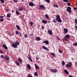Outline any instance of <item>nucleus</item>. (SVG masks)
I'll return each mask as SVG.
<instances>
[{
  "mask_svg": "<svg viewBox=\"0 0 77 77\" xmlns=\"http://www.w3.org/2000/svg\"><path fill=\"white\" fill-rule=\"evenodd\" d=\"M69 77H73V76H72L70 75L69 76Z\"/></svg>",
  "mask_w": 77,
  "mask_h": 77,
  "instance_id": "59",
  "label": "nucleus"
},
{
  "mask_svg": "<svg viewBox=\"0 0 77 77\" xmlns=\"http://www.w3.org/2000/svg\"><path fill=\"white\" fill-rule=\"evenodd\" d=\"M48 33L49 34V35H52V34H53L52 31L50 30H48Z\"/></svg>",
  "mask_w": 77,
  "mask_h": 77,
  "instance_id": "7",
  "label": "nucleus"
},
{
  "mask_svg": "<svg viewBox=\"0 0 77 77\" xmlns=\"http://www.w3.org/2000/svg\"><path fill=\"white\" fill-rule=\"evenodd\" d=\"M64 72L66 74H69V72H68V71L66 69L64 70Z\"/></svg>",
  "mask_w": 77,
  "mask_h": 77,
  "instance_id": "16",
  "label": "nucleus"
},
{
  "mask_svg": "<svg viewBox=\"0 0 77 77\" xmlns=\"http://www.w3.org/2000/svg\"><path fill=\"white\" fill-rule=\"evenodd\" d=\"M0 1L3 4L5 3V1L3 0H0Z\"/></svg>",
  "mask_w": 77,
  "mask_h": 77,
  "instance_id": "37",
  "label": "nucleus"
},
{
  "mask_svg": "<svg viewBox=\"0 0 77 77\" xmlns=\"http://www.w3.org/2000/svg\"><path fill=\"white\" fill-rule=\"evenodd\" d=\"M30 36H33V33H32L31 34H30Z\"/></svg>",
  "mask_w": 77,
  "mask_h": 77,
  "instance_id": "53",
  "label": "nucleus"
},
{
  "mask_svg": "<svg viewBox=\"0 0 77 77\" xmlns=\"http://www.w3.org/2000/svg\"><path fill=\"white\" fill-rule=\"evenodd\" d=\"M75 28L76 29V30H77V26H75Z\"/></svg>",
  "mask_w": 77,
  "mask_h": 77,
  "instance_id": "58",
  "label": "nucleus"
},
{
  "mask_svg": "<svg viewBox=\"0 0 77 77\" xmlns=\"http://www.w3.org/2000/svg\"><path fill=\"white\" fill-rule=\"evenodd\" d=\"M33 54H35V53H33Z\"/></svg>",
  "mask_w": 77,
  "mask_h": 77,
  "instance_id": "64",
  "label": "nucleus"
},
{
  "mask_svg": "<svg viewBox=\"0 0 77 77\" xmlns=\"http://www.w3.org/2000/svg\"><path fill=\"white\" fill-rule=\"evenodd\" d=\"M15 63L16 65H17V66H19L20 65V63H18V62L17 61H15Z\"/></svg>",
  "mask_w": 77,
  "mask_h": 77,
  "instance_id": "24",
  "label": "nucleus"
},
{
  "mask_svg": "<svg viewBox=\"0 0 77 77\" xmlns=\"http://www.w3.org/2000/svg\"><path fill=\"white\" fill-rule=\"evenodd\" d=\"M42 29H44V26H42Z\"/></svg>",
  "mask_w": 77,
  "mask_h": 77,
  "instance_id": "54",
  "label": "nucleus"
},
{
  "mask_svg": "<svg viewBox=\"0 0 77 77\" xmlns=\"http://www.w3.org/2000/svg\"><path fill=\"white\" fill-rule=\"evenodd\" d=\"M40 8H41L42 9L44 10V9H45V6H44L42 5H40Z\"/></svg>",
  "mask_w": 77,
  "mask_h": 77,
  "instance_id": "12",
  "label": "nucleus"
},
{
  "mask_svg": "<svg viewBox=\"0 0 77 77\" xmlns=\"http://www.w3.org/2000/svg\"><path fill=\"white\" fill-rule=\"evenodd\" d=\"M42 48H43V49H44V50H45L46 51H48L49 49L48 48L45 47V46H42Z\"/></svg>",
  "mask_w": 77,
  "mask_h": 77,
  "instance_id": "8",
  "label": "nucleus"
},
{
  "mask_svg": "<svg viewBox=\"0 0 77 77\" xmlns=\"http://www.w3.org/2000/svg\"><path fill=\"white\" fill-rule=\"evenodd\" d=\"M73 46L74 47H77V42L75 43L72 44Z\"/></svg>",
  "mask_w": 77,
  "mask_h": 77,
  "instance_id": "20",
  "label": "nucleus"
},
{
  "mask_svg": "<svg viewBox=\"0 0 77 77\" xmlns=\"http://www.w3.org/2000/svg\"><path fill=\"white\" fill-rule=\"evenodd\" d=\"M42 23H43V24H47V21L45 20H42Z\"/></svg>",
  "mask_w": 77,
  "mask_h": 77,
  "instance_id": "10",
  "label": "nucleus"
},
{
  "mask_svg": "<svg viewBox=\"0 0 77 77\" xmlns=\"http://www.w3.org/2000/svg\"><path fill=\"white\" fill-rule=\"evenodd\" d=\"M36 60H39V58H38V57H36Z\"/></svg>",
  "mask_w": 77,
  "mask_h": 77,
  "instance_id": "56",
  "label": "nucleus"
},
{
  "mask_svg": "<svg viewBox=\"0 0 77 77\" xmlns=\"http://www.w3.org/2000/svg\"><path fill=\"white\" fill-rule=\"evenodd\" d=\"M0 53L3 54V52L1 50H0Z\"/></svg>",
  "mask_w": 77,
  "mask_h": 77,
  "instance_id": "51",
  "label": "nucleus"
},
{
  "mask_svg": "<svg viewBox=\"0 0 77 77\" xmlns=\"http://www.w3.org/2000/svg\"><path fill=\"white\" fill-rule=\"evenodd\" d=\"M12 12H14V10H12Z\"/></svg>",
  "mask_w": 77,
  "mask_h": 77,
  "instance_id": "61",
  "label": "nucleus"
},
{
  "mask_svg": "<svg viewBox=\"0 0 77 77\" xmlns=\"http://www.w3.org/2000/svg\"><path fill=\"white\" fill-rule=\"evenodd\" d=\"M36 41H40V40H41L40 39H36Z\"/></svg>",
  "mask_w": 77,
  "mask_h": 77,
  "instance_id": "49",
  "label": "nucleus"
},
{
  "mask_svg": "<svg viewBox=\"0 0 77 77\" xmlns=\"http://www.w3.org/2000/svg\"><path fill=\"white\" fill-rule=\"evenodd\" d=\"M16 27L19 30H20V26H19L18 25H16Z\"/></svg>",
  "mask_w": 77,
  "mask_h": 77,
  "instance_id": "25",
  "label": "nucleus"
},
{
  "mask_svg": "<svg viewBox=\"0 0 77 77\" xmlns=\"http://www.w3.org/2000/svg\"><path fill=\"white\" fill-rule=\"evenodd\" d=\"M5 59H6V60H9V57L7 55H6L5 56Z\"/></svg>",
  "mask_w": 77,
  "mask_h": 77,
  "instance_id": "13",
  "label": "nucleus"
},
{
  "mask_svg": "<svg viewBox=\"0 0 77 77\" xmlns=\"http://www.w3.org/2000/svg\"><path fill=\"white\" fill-rule=\"evenodd\" d=\"M45 17L48 19V20H49V17H48V15L47 14H46L45 15Z\"/></svg>",
  "mask_w": 77,
  "mask_h": 77,
  "instance_id": "31",
  "label": "nucleus"
},
{
  "mask_svg": "<svg viewBox=\"0 0 77 77\" xmlns=\"http://www.w3.org/2000/svg\"><path fill=\"white\" fill-rule=\"evenodd\" d=\"M27 68L28 69H31V66H30V65L28 64L27 65Z\"/></svg>",
  "mask_w": 77,
  "mask_h": 77,
  "instance_id": "14",
  "label": "nucleus"
},
{
  "mask_svg": "<svg viewBox=\"0 0 77 77\" xmlns=\"http://www.w3.org/2000/svg\"><path fill=\"white\" fill-rule=\"evenodd\" d=\"M65 37L66 38H69V37H70V35L69 34H67L66 35Z\"/></svg>",
  "mask_w": 77,
  "mask_h": 77,
  "instance_id": "22",
  "label": "nucleus"
},
{
  "mask_svg": "<svg viewBox=\"0 0 77 77\" xmlns=\"http://www.w3.org/2000/svg\"><path fill=\"white\" fill-rule=\"evenodd\" d=\"M56 20L57 21L58 23H62V20H61V19H60V16L59 15H57V17L56 18Z\"/></svg>",
  "mask_w": 77,
  "mask_h": 77,
  "instance_id": "1",
  "label": "nucleus"
},
{
  "mask_svg": "<svg viewBox=\"0 0 77 77\" xmlns=\"http://www.w3.org/2000/svg\"><path fill=\"white\" fill-rule=\"evenodd\" d=\"M35 65L36 69H39V66H38V65L36 64H35Z\"/></svg>",
  "mask_w": 77,
  "mask_h": 77,
  "instance_id": "15",
  "label": "nucleus"
},
{
  "mask_svg": "<svg viewBox=\"0 0 77 77\" xmlns=\"http://www.w3.org/2000/svg\"><path fill=\"white\" fill-rule=\"evenodd\" d=\"M66 11H67L69 14L72 13V11L71 10V8L70 7H67Z\"/></svg>",
  "mask_w": 77,
  "mask_h": 77,
  "instance_id": "2",
  "label": "nucleus"
},
{
  "mask_svg": "<svg viewBox=\"0 0 77 77\" xmlns=\"http://www.w3.org/2000/svg\"><path fill=\"white\" fill-rule=\"evenodd\" d=\"M59 51L60 53H62V52H63V51L61 50H59Z\"/></svg>",
  "mask_w": 77,
  "mask_h": 77,
  "instance_id": "41",
  "label": "nucleus"
},
{
  "mask_svg": "<svg viewBox=\"0 0 77 77\" xmlns=\"http://www.w3.org/2000/svg\"><path fill=\"white\" fill-rule=\"evenodd\" d=\"M11 15L10 14H8L7 15V18H10V17H11Z\"/></svg>",
  "mask_w": 77,
  "mask_h": 77,
  "instance_id": "21",
  "label": "nucleus"
},
{
  "mask_svg": "<svg viewBox=\"0 0 77 77\" xmlns=\"http://www.w3.org/2000/svg\"><path fill=\"white\" fill-rule=\"evenodd\" d=\"M67 5L68 6H71V4H70V3H68Z\"/></svg>",
  "mask_w": 77,
  "mask_h": 77,
  "instance_id": "43",
  "label": "nucleus"
},
{
  "mask_svg": "<svg viewBox=\"0 0 77 77\" xmlns=\"http://www.w3.org/2000/svg\"><path fill=\"white\" fill-rule=\"evenodd\" d=\"M3 46L4 47V48H5V49H6V50H8V47H7L6 45H5V44H4L3 45Z\"/></svg>",
  "mask_w": 77,
  "mask_h": 77,
  "instance_id": "18",
  "label": "nucleus"
},
{
  "mask_svg": "<svg viewBox=\"0 0 77 77\" xmlns=\"http://www.w3.org/2000/svg\"><path fill=\"white\" fill-rule=\"evenodd\" d=\"M13 1L14 3H17L18 2V0H13Z\"/></svg>",
  "mask_w": 77,
  "mask_h": 77,
  "instance_id": "38",
  "label": "nucleus"
},
{
  "mask_svg": "<svg viewBox=\"0 0 77 77\" xmlns=\"http://www.w3.org/2000/svg\"><path fill=\"white\" fill-rule=\"evenodd\" d=\"M62 64L63 65H65V62L64 61H63L62 62Z\"/></svg>",
  "mask_w": 77,
  "mask_h": 77,
  "instance_id": "36",
  "label": "nucleus"
},
{
  "mask_svg": "<svg viewBox=\"0 0 77 77\" xmlns=\"http://www.w3.org/2000/svg\"><path fill=\"white\" fill-rule=\"evenodd\" d=\"M64 2H66V3H69V0H63Z\"/></svg>",
  "mask_w": 77,
  "mask_h": 77,
  "instance_id": "32",
  "label": "nucleus"
},
{
  "mask_svg": "<svg viewBox=\"0 0 77 77\" xmlns=\"http://www.w3.org/2000/svg\"><path fill=\"white\" fill-rule=\"evenodd\" d=\"M36 39H40V37H37L36 38Z\"/></svg>",
  "mask_w": 77,
  "mask_h": 77,
  "instance_id": "52",
  "label": "nucleus"
},
{
  "mask_svg": "<svg viewBox=\"0 0 77 77\" xmlns=\"http://www.w3.org/2000/svg\"><path fill=\"white\" fill-rule=\"evenodd\" d=\"M29 24L31 26H32L33 24V23L32 22H30Z\"/></svg>",
  "mask_w": 77,
  "mask_h": 77,
  "instance_id": "40",
  "label": "nucleus"
},
{
  "mask_svg": "<svg viewBox=\"0 0 77 77\" xmlns=\"http://www.w3.org/2000/svg\"><path fill=\"white\" fill-rule=\"evenodd\" d=\"M29 5L30 6H35V5L34 4L33 2H29Z\"/></svg>",
  "mask_w": 77,
  "mask_h": 77,
  "instance_id": "5",
  "label": "nucleus"
},
{
  "mask_svg": "<svg viewBox=\"0 0 77 77\" xmlns=\"http://www.w3.org/2000/svg\"><path fill=\"white\" fill-rule=\"evenodd\" d=\"M15 33H16V34H17V35H18V34H19L20 33V32H19L18 31H15Z\"/></svg>",
  "mask_w": 77,
  "mask_h": 77,
  "instance_id": "34",
  "label": "nucleus"
},
{
  "mask_svg": "<svg viewBox=\"0 0 77 77\" xmlns=\"http://www.w3.org/2000/svg\"><path fill=\"white\" fill-rule=\"evenodd\" d=\"M73 9H74V10H76L77 9V8L75 7H74L73 8Z\"/></svg>",
  "mask_w": 77,
  "mask_h": 77,
  "instance_id": "50",
  "label": "nucleus"
},
{
  "mask_svg": "<svg viewBox=\"0 0 77 77\" xmlns=\"http://www.w3.org/2000/svg\"><path fill=\"white\" fill-rule=\"evenodd\" d=\"M27 77H33L32 75L31 74L28 75H27Z\"/></svg>",
  "mask_w": 77,
  "mask_h": 77,
  "instance_id": "35",
  "label": "nucleus"
},
{
  "mask_svg": "<svg viewBox=\"0 0 77 77\" xmlns=\"http://www.w3.org/2000/svg\"><path fill=\"white\" fill-rule=\"evenodd\" d=\"M6 11L7 12H8L9 11V10L8 9H6Z\"/></svg>",
  "mask_w": 77,
  "mask_h": 77,
  "instance_id": "55",
  "label": "nucleus"
},
{
  "mask_svg": "<svg viewBox=\"0 0 77 77\" xmlns=\"http://www.w3.org/2000/svg\"><path fill=\"white\" fill-rule=\"evenodd\" d=\"M9 19V18H7V20H9V19Z\"/></svg>",
  "mask_w": 77,
  "mask_h": 77,
  "instance_id": "63",
  "label": "nucleus"
},
{
  "mask_svg": "<svg viewBox=\"0 0 77 77\" xmlns=\"http://www.w3.org/2000/svg\"><path fill=\"white\" fill-rule=\"evenodd\" d=\"M53 22H54V23H56V20L54 19L53 20Z\"/></svg>",
  "mask_w": 77,
  "mask_h": 77,
  "instance_id": "47",
  "label": "nucleus"
},
{
  "mask_svg": "<svg viewBox=\"0 0 77 77\" xmlns=\"http://www.w3.org/2000/svg\"><path fill=\"white\" fill-rule=\"evenodd\" d=\"M23 8L22 7H20L19 8V10L20 11H23Z\"/></svg>",
  "mask_w": 77,
  "mask_h": 77,
  "instance_id": "26",
  "label": "nucleus"
},
{
  "mask_svg": "<svg viewBox=\"0 0 77 77\" xmlns=\"http://www.w3.org/2000/svg\"><path fill=\"white\" fill-rule=\"evenodd\" d=\"M57 39H59V37H57Z\"/></svg>",
  "mask_w": 77,
  "mask_h": 77,
  "instance_id": "60",
  "label": "nucleus"
},
{
  "mask_svg": "<svg viewBox=\"0 0 77 77\" xmlns=\"http://www.w3.org/2000/svg\"><path fill=\"white\" fill-rule=\"evenodd\" d=\"M1 57H2V58L3 59L4 57H4V56L2 55H1Z\"/></svg>",
  "mask_w": 77,
  "mask_h": 77,
  "instance_id": "46",
  "label": "nucleus"
},
{
  "mask_svg": "<svg viewBox=\"0 0 77 77\" xmlns=\"http://www.w3.org/2000/svg\"><path fill=\"white\" fill-rule=\"evenodd\" d=\"M18 60L19 62H20V63H22V62H23L22 59H21L20 58L18 59Z\"/></svg>",
  "mask_w": 77,
  "mask_h": 77,
  "instance_id": "19",
  "label": "nucleus"
},
{
  "mask_svg": "<svg viewBox=\"0 0 77 77\" xmlns=\"http://www.w3.org/2000/svg\"><path fill=\"white\" fill-rule=\"evenodd\" d=\"M19 35L20 36H21V33H19Z\"/></svg>",
  "mask_w": 77,
  "mask_h": 77,
  "instance_id": "57",
  "label": "nucleus"
},
{
  "mask_svg": "<svg viewBox=\"0 0 77 77\" xmlns=\"http://www.w3.org/2000/svg\"><path fill=\"white\" fill-rule=\"evenodd\" d=\"M34 75L36 76V77H38V73L37 72H35L34 73Z\"/></svg>",
  "mask_w": 77,
  "mask_h": 77,
  "instance_id": "28",
  "label": "nucleus"
},
{
  "mask_svg": "<svg viewBox=\"0 0 77 77\" xmlns=\"http://www.w3.org/2000/svg\"><path fill=\"white\" fill-rule=\"evenodd\" d=\"M45 2H47V3H50V0H44Z\"/></svg>",
  "mask_w": 77,
  "mask_h": 77,
  "instance_id": "23",
  "label": "nucleus"
},
{
  "mask_svg": "<svg viewBox=\"0 0 77 77\" xmlns=\"http://www.w3.org/2000/svg\"><path fill=\"white\" fill-rule=\"evenodd\" d=\"M3 20H4V19H3V18H1L0 19V21H1V22H2V21H3Z\"/></svg>",
  "mask_w": 77,
  "mask_h": 77,
  "instance_id": "44",
  "label": "nucleus"
},
{
  "mask_svg": "<svg viewBox=\"0 0 77 77\" xmlns=\"http://www.w3.org/2000/svg\"><path fill=\"white\" fill-rule=\"evenodd\" d=\"M0 18H4V16H0Z\"/></svg>",
  "mask_w": 77,
  "mask_h": 77,
  "instance_id": "48",
  "label": "nucleus"
},
{
  "mask_svg": "<svg viewBox=\"0 0 77 77\" xmlns=\"http://www.w3.org/2000/svg\"><path fill=\"white\" fill-rule=\"evenodd\" d=\"M24 36H25V38H28V36H27V35H26V34H25L24 35Z\"/></svg>",
  "mask_w": 77,
  "mask_h": 77,
  "instance_id": "42",
  "label": "nucleus"
},
{
  "mask_svg": "<svg viewBox=\"0 0 77 77\" xmlns=\"http://www.w3.org/2000/svg\"><path fill=\"white\" fill-rule=\"evenodd\" d=\"M75 23H76V24L77 25V19H76L75 20Z\"/></svg>",
  "mask_w": 77,
  "mask_h": 77,
  "instance_id": "39",
  "label": "nucleus"
},
{
  "mask_svg": "<svg viewBox=\"0 0 77 77\" xmlns=\"http://www.w3.org/2000/svg\"><path fill=\"white\" fill-rule=\"evenodd\" d=\"M72 65V63L70 62L67 64H66V66L67 68H70Z\"/></svg>",
  "mask_w": 77,
  "mask_h": 77,
  "instance_id": "3",
  "label": "nucleus"
},
{
  "mask_svg": "<svg viewBox=\"0 0 77 77\" xmlns=\"http://www.w3.org/2000/svg\"><path fill=\"white\" fill-rule=\"evenodd\" d=\"M64 33L65 34H66V33L68 32V29L67 28H64Z\"/></svg>",
  "mask_w": 77,
  "mask_h": 77,
  "instance_id": "6",
  "label": "nucleus"
},
{
  "mask_svg": "<svg viewBox=\"0 0 77 77\" xmlns=\"http://www.w3.org/2000/svg\"><path fill=\"white\" fill-rule=\"evenodd\" d=\"M16 14L17 15H20V13H19V12H18V10H17L16 12Z\"/></svg>",
  "mask_w": 77,
  "mask_h": 77,
  "instance_id": "27",
  "label": "nucleus"
},
{
  "mask_svg": "<svg viewBox=\"0 0 77 77\" xmlns=\"http://www.w3.org/2000/svg\"><path fill=\"white\" fill-rule=\"evenodd\" d=\"M42 43L44 44H49V42L47 40H45L44 42H43Z\"/></svg>",
  "mask_w": 77,
  "mask_h": 77,
  "instance_id": "11",
  "label": "nucleus"
},
{
  "mask_svg": "<svg viewBox=\"0 0 77 77\" xmlns=\"http://www.w3.org/2000/svg\"><path fill=\"white\" fill-rule=\"evenodd\" d=\"M51 55H52V56H54V57L56 56L55 55V54H54V53H51Z\"/></svg>",
  "mask_w": 77,
  "mask_h": 77,
  "instance_id": "33",
  "label": "nucleus"
},
{
  "mask_svg": "<svg viewBox=\"0 0 77 77\" xmlns=\"http://www.w3.org/2000/svg\"><path fill=\"white\" fill-rule=\"evenodd\" d=\"M11 46L14 48H17V46L15 43H13L11 45Z\"/></svg>",
  "mask_w": 77,
  "mask_h": 77,
  "instance_id": "9",
  "label": "nucleus"
},
{
  "mask_svg": "<svg viewBox=\"0 0 77 77\" xmlns=\"http://www.w3.org/2000/svg\"><path fill=\"white\" fill-rule=\"evenodd\" d=\"M15 43L17 45H19V44H20V43L18 42H15Z\"/></svg>",
  "mask_w": 77,
  "mask_h": 77,
  "instance_id": "30",
  "label": "nucleus"
},
{
  "mask_svg": "<svg viewBox=\"0 0 77 77\" xmlns=\"http://www.w3.org/2000/svg\"><path fill=\"white\" fill-rule=\"evenodd\" d=\"M53 6L55 8H58L59 7V6H58L57 5L54 4L53 5Z\"/></svg>",
  "mask_w": 77,
  "mask_h": 77,
  "instance_id": "29",
  "label": "nucleus"
},
{
  "mask_svg": "<svg viewBox=\"0 0 77 77\" xmlns=\"http://www.w3.org/2000/svg\"><path fill=\"white\" fill-rule=\"evenodd\" d=\"M28 59H29V60L30 61V62H32V58H31V57H30V56H29L28 57Z\"/></svg>",
  "mask_w": 77,
  "mask_h": 77,
  "instance_id": "17",
  "label": "nucleus"
},
{
  "mask_svg": "<svg viewBox=\"0 0 77 77\" xmlns=\"http://www.w3.org/2000/svg\"><path fill=\"white\" fill-rule=\"evenodd\" d=\"M51 71L52 72H54V73L57 72V69H51Z\"/></svg>",
  "mask_w": 77,
  "mask_h": 77,
  "instance_id": "4",
  "label": "nucleus"
},
{
  "mask_svg": "<svg viewBox=\"0 0 77 77\" xmlns=\"http://www.w3.org/2000/svg\"><path fill=\"white\" fill-rule=\"evenodd\" d=\"M64 40L66 41H67V42H68V40L67 39H64Z\"/></svg>",
  "mask_w": 77,
  "mask_h": 77,
  "instance_id": "45",
  "label": "nucleus"
},
{
  "mask_svg": "<svg viewBox=\"0 0 77 77\" xmlns=\"http://www.w3.org/2000/svg\"><path fill=\"white\" fill-rule=\"evenodd\" d=\"M39 9L40 10H41V8H39Z\"/></svg>",
  "mask_w": 77,
  "mask_h": 77,
  "instance_id": "62",
  "label": "nucleus"
}]
</instances>
